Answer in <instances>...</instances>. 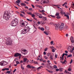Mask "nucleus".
<instances>
[{"label": "nucleus", "instance_id": "f257e3e1", "mask_svg": "<svg viewBox=\"0 0 74 74\" xmlns=\"http://www.w3.org/2000/svg\"><path fill=\"white\" fill-rule=\"evenodd\" d=\"M50 25H52L53 24L54 26L56 27V29L58 30L59 28V30L60 31H62L64 29V24L63 23H62L60 27V24H57L55 23L53 24V22H50L49 23Z\"/></svg>", "mask_w": 74, "mask_h": 74}, {"label": "nucleus", "instance_id": "f03ea898", "mask_svg": "<svg viewBox=\"0 0 74 74\" xmlns=\"http://www.w3.org/2000/svg\"><path fill=\"white\" fill-rule=\"evenodd\" d=\"M4 13V14L3 15V18L7 21H8V18H10L11 16L9 15V13H8V11L5 12Z\"/></svg>", "mask_w": 74, "mask_h": 74}, {"label": "nucleus", "instance_id": "7ed1b4c3", "mask_svg": "<svg viewBox=\"0 0 74 74\" xmlns=\"http://www.w3.org/2000/svg\"><path fill=\"white\" fill-rule=\"evenodd\" d=\"M18 20L17 19H15L12 21L11 23V25L12 26H16L18 25Z\"/></svg>", "mask_w": 74, "mask_h": 74}, {"label": "nucleus", "instance_id": "20e7f679", "mask_svg": "<svg viewBox=\"0 0 74 74\" xmlns=\"http://www.w3.org/2000/svg\"><path fill=\"white\" fill-rule=\"evenodd\" d=\"M13 40L11 38H10L6 42V45H11L12 44V42H13Z\"/></svg>", "mask_w": 74, "mask_h": 74}, {"label": "nucleus", "instance_id": "39448f33", "mask_svg": "<svg viewBox=\"0 0 74 74\" xmlns=\"http://www.w3.org/2000/svg\"><path fill=\"white\" fill-rule=\"evenodd\" d=\"M21 56V54L18 53H15L14 55V56L15 57H17L18 56Z\"/></svg>", "mask_w": 74, "mask_h": 74}, {"label": "nucleus", "instance_id": "423d86ee", "mask_svg": "<svg viewBox=\"0 0 74 74\" xmlns=\"http://www.w3.org/2000/svg\"><path fill=\"white\" fill-rule=\"evenodd\" d=\"M23 30H24L27 32H29V30H30V28H29V27H28L27 29H23Z\"/></svg>", "mask_w": 74, "mask_h": 74}, {"label": "nucleus", "instance_id": "0eeeda50", "mask_svg": "<svg viewBox=\"0 0 74 74\" xmlns=\"http://www.w3.org/2000/svg\"><path fill=\"white\" fill-rule=\"evenodd\" d=\"M22 51H23V54L25 55H26L27 53V50H26V49H24L23 50H22Z\"/></svg>", "mask_w": 74, "mask_h": 74}, {"label": "nucleus", "instance_id": "6e6552de", "mask_svg": "<svg viewBox=\"0 0 74 74\" xmlns=\"http://www.w3.org/2000/svg\"><path fill=\"white\" fill-rule=\"evenodd\" d=\"M49 0H43V3H49Z\"/></svg>", "mask_w": 74, "mask_h": 74}, {"label": "nucleus", "instance_id": "1a4fd4ad", "mask_svg": "<svg viewBox=\"0 0 74 74\" xmlns=\"http://www.w3.org/2000/svg\"><path fill=\"white\" fill-rule=\"evenodd\" d=\"M21 32H22V34H24L27 33L28 32H27L26 31H24V30H22L21 31Z\"/></svg>", "mask_w": 74, "mask_h": 74}, {"label": "nucleus", "instance_id": "9d476101", "mask_svg": "<svg viewBox=\"0 0 74 74\" xmlns=\"http://www.w3.org/2000/svg\"><path fill=\"white\" fill-rule=\"evenodd\" d=\"M40 24L42 25H45V23L44 21H42L40 22Z\"/></svg>", "mask_w": 74, "mask_h": 74}, {"label": "nucleus", "instance_id": "9b49d317", "mask_svg": "<svg viewBox=\"0 0 74 74\" xmlns=\"http://www.w3.org/2000/svg\"><path fill=\"white\" fill-rule=\"evenodd\" d=\"M59 69L60 72H62V71L63 68H59Z\"/></svg>", "mask_w": 74, "mask_h": 74}, {"label": "nucleus", "instance_id": "f8f14e48", "mask_svg": "<svg viewBox=\"0 0 74 74\" xmlns=\"http://www.w3.org/2000/svg\"><path fill=\"white\" fill-rule=\"evenodd\" d=\"M26 67H27L28 68L31 69V66L29 65H27V66H26Z\"/></svg>", "mask_w": 74, "mask_h": 74}, {"label": "nucleus", "instance_id": "ddd939ff", "mask_svg": "<svg viewBox=\"0 0 74 74\" xmlns=\"http://www.w3.org/2000/svg\"><path fill=\"white\" fill-rule=\"evenodd\" d=\"M54 60V58H53L52 56H50V60Z\"/></svg>", "mask_w": 74, "mask_h": 74}, {"label": "nucleus", "instance_id": "4468645a", "mask_svg": "<svg viewBox=\"0 0 74 74\" xmlns=\"http://www.w3.org/2000/svg\"><path fill=\"white\" fill-rule=\"evenodd\" d=\"M20 2H21V1L20 0H17V1H16V3H17L18 4H19Z\"/></svg>", "mask_w": 74, "mask_h": 74}, {"label": "nucleus", "instance_id": "2eb2a0df", "mask_svg": "<svg viewBox=\"0 0 74 74\" xmlns=\"http://www.w3.org/2000/svg\"><path fill=\"white\" fill-rule=\"evenodd\" d=\"M40 59H42V58H41L40 57V55H39L38 56V59H37V60H39Z\"/></svg>", "mask_w": 74, "mask_h": 74}, {"label": "nucleus", "instance_id": "dca6fc26", "mask_svg": "<svg viewBox=\"0 0 74 74\" xmlns=\"http://www.w3.org/2000/svg\"><path fill=\"white\" fill-rule=\"evenodd\" d=\"M43 20L45 21H46L47 20V17H43Z\"/></svg>", "mask_w": 74, "mask_h": 74}, {"label": "nucleus", "instance_id": "f3484780", "mask_svg": "<svg viewBox=\"0 0 74 74\" xmlns=\"http://www.w3.org/2000/svg\"><path fill=\"white\" fill-rule=\"evenodd\" d=\"M27 59L26 58H24L23 59V62H25L27 60Z\"/></svg>", "mask_w": 74, "mask_h": 74}, {"label": "nucleus", "instance_id": "a211bd4d", "mask_svg": "<svg viewBox=\"0 0 74 74\" xmlns=\"http://www.w3.org/2000/svg\"><path fill=\"white\" fill-rule=\"evenodd\" d=\"M3 64H3V62H1L0 63V65H1V66H3Z\"/></svg>", "mask_w": 74, "mask_h": 74}, {"label": "nucleus", "instance_id": "6ab92c4d", "mask_svg": "<svg viewBox=\"0 0 74 74\" xmlns=\"http://www.w3.org/2000/svg\"><path fill=\"white\" fill-rule=\"evenodd\" d=\"M39 16V18H43V16H42V14H40L39 16Z\"/></svg>", "mask_w": 74, "mask_h": 74}, {"label": "nucleus", "instance_id": "aec40b11", "mask_svg": "<svg viewBox=\"0 0 74 74\" xmlns=\"http://www.w3.org/2000/svg\"><path fill=\"white\" fill-rule=\"evenodd\" d=\"M21 68L22 70L24 69V68L23 66V64H21Z\"/></svg>", "mask_w": 74, "mask_h": 74}, {"label": "nucleus", "instance_id": "412c9836", "mask_svg": "<svg viewBox=\"0 0 74 74\" xmlns=\"http://www.w3.org/2000/svg\"><path fill=\"white\" fill-rule=\"evenodd\" d=\"M59 15H60V13H59L57 12V13H56L55 15L56 16H59Z\"/></svg>", "mask_w": 74, "mask_h": 74}, {"label": "nucleus", "instance_id": "4be33fe9", "mask_svg": "<svg viewBox=\"0 0 74 74\" xmlns=\"http://www.w3.org/2000/svg\"><path fill=\"white\" fill-rule=\"evenodd\" d=\"M3 64H4V65H6L7 64V62H4V61H3Z\"/></svg>", "mask_w": 74, "mask_h": 74}, {"label": "nucleus", "instance_id": "5701e85b", "mask_svg": "<svg viewBox=\"0 0 74 74\" xmlns=\"http://www.w3.org/2000/svg\"><path fill=\"white\" fill-rule=\"evenodd\" d=\"M64 16L66 17V18L68 19H69V16H68V15L67 14H65L64 15Z\"/></svg>", "mask_w": 74, "mask_h": 74}, {"label": "nucleus", "instance_id": "b1692460", "mask_svg": "<svg viewBox=\"0 0 74 74\" xmlns=\"http://www.w3.org/2000/svg\"><path fill=\"white\" fill-rule=\"evenodd\" d=\"M21 5L23 6H26V5L25 4V3H23L21 4Z\"/></svg>", "mask_w": 74, "mask_h": 74}, {"label": "nucleus", "instance_id": "393cba45", "mask_svg": "<svg viewBox=\"0 0 74 74\" xmlns=\"http://www.w3.org/2000/svg\"><path fill=\"white\" fill-rule=\"evenodd\" d=\"M44 33L46 35H49V33H47L46 32H44Z\"/></svg>", "mask_w": 74, "mask_h": 74}, {"label": "nucleus", "instance_id": "a878e982", "mask_svg": "<svg viewBox=\"0 0 74 74\" xmlns=\"http://www.w3.org/2000/svg\"><path fill=\"white\" fill-rule=\"evenodd\" d=\"M28 23L27 22H25L24 23L25 26H26L27 25Z\"/></svg>", "mask_w": 74, "mask_h": 74}, {"label": "nucleus", "instance_id": "bb28decb", "mask_svg": "<svg viewBox=\"0 0 74 74\" xmlns=\"http://www.w3.org/2000/svg\"><path fill=\"white\" fill-rule=\"evenodd\" d=\"M36 14L37 16H39V15H40V14H40L39 13H36Z\"/></svg>", "mask_w": 74, "mask_h": 74}, {"label": "nucleus", "instance_id": "cd10ccee", "mask_svg": "<svg viewBox=\"0 0 74 74\" xmlns=\"http://www.w3.org/2000/svg\"><path fill=\"white\" fill-rule=\"evenodd\" d=\"M33 63H34V64H38V63L37 61H35L34 62H33Z\"/></svg>", "mask_w": 74, "mask_h": 74}, {"label": "nucleus", "instance_id": "c85d7f7f", "mask_svg": "<svg viewBox=\"0 0 74 74\" xmlns=\"http://www.w3.org/2000/svg\"><path fill=\"white\" fill-rule=\"evenodd\" d=\"M31 15V16L32 17H34L35 16V15L34 14H32V15Z\"/></svg>", "mask_w": 74, "mask_h": 74}, {"label": "nucleus", "instance_id": "c756f323", "mask_svg": "<svg viewBox=\"0 0 74 74\" xmlns=\"http://www.w3.org/2000/svg\"><path fill=\"white\" fill-rule=\"evenodd\" d=\"M50 48H51V49H55V48H54V47L52 46L51 47H50Z\"/></svg>", "mask_w": 74, "mask_h": 74}, {"label": "nucleus", "instance_id": "7c9ffc66", "mask_svg": "<svg viewBox=\"0 0 74 74\" xmlns=\"http://www.w3.org/2000/svg\"><path fill=\"white\" fill-rule=\"evenodd\" d=\"M64 73H69V72L66 71V70L65 71V72H64Z\"/></svg>", "mask_w": 74, "mask_h": 74}, {"label": "nucleus", "instance_id": "2f4dec72", "mask_svg": "<svg viewBox=\"0 0 74 74\" xmlns=\"http://www.w3.org/2000/svg\"><path fill=\"white\" fill-rule=\"evenodd\" d=\"M72 56V54H69L67 56L68 57H71Z\"/></svg>", "mask_w": 74, "mask_h": 74}, {"label": "nucleus", "instance_id": "473e14b6", "mask_svg": "<svg viewBox=\"0 0 74 74\" xmlns=\"http://www.w3.org/2000/svg\"><path fill=\"white\" fill-rule=\"evenodd\" d=\"M41 29V30L43 31L44 30H45V29L43 27L41 28V29Z\"/></svg>", "mask_w": 74, "mask_h": 74}, {"label": "nucleus", "instance_id": "72a5a7b5", "mask_svg": "<svg viewBox=\"0 0 74 74\" xmlns=\"http://www.w3.org/2000/svg\"><path fill=\"white\" fill-rule=\"evenodd\" d=\"M11 73V71H8L6 72V73L9 74Z\"/></svg>", "mask_w": 74, "mask_h": 74}, {"label": "nucleus", "instance_id": "f704fd0d", "mask_svg": "<svg viewBox=\"0 0 74 74\" xmlns=\"http://www.w3.org/2000/svg\"><path fill=\"white\" fill-rule=\"evenodd\" d=\"M44 58H45V59L48 60L47 59H48V58L47 57H46V56H44Z\"/></svg>", "mask_w": 74, "mask_h": 74}, {"label": "nucleus", "instance_id": "c9c22d12", "mask_svg": "<svg viewBox=\"0 0 74 74\" xmlns=\"http://www.w3.org/2000/svg\"><path fill=\"white\" fill-rule=\"evenodd\" d=\"M47 71L49 72V73H53V71Z\"/></svg>", "mask_w": 74, "mask_h": 74}, {"label": "nucleus", "instance_id": "e433bc0d", "mask_svg": "<svg viewBox=\"0 0 74 74\" xmlns=\"http://www.w3.org/2000/svg\"><path fill=\"white\" fill-rule=\"evenodd\" d=\"M54 69H57V66L56 65H54Z\"/></svg>", "mask_w": 74, "mask_h": 74}, {"label": "nucleus", "instance_id": "4c0bfd02", "mask_svg": "<svg viewBox=\"0 0 74 74\" xmlns=\"http://www.w3.org/2000/svg\"><path fill=\"white\" fill-rule=\"evenodd\" d=\"M53 41H52L51 42H50V44H51V45H52L53 44Z\"/></svg>", "mask_w": 74, "mask_h": 74}, {"label": "nucleus", "instance_id": "58836bf2", "mask_svg": "<svg viewBox=\"0 0 74 74\" xmlns=\"http://www.w3.org/2000/svg\"><path fill=\"white\" fill-rule=\"evenodd\" d=\"M27 14H29L30 15L32 14V13H31V12H28V13H27Z\"/></svg>", "mask_w": 74, "mask_h": 74}, {"label": "nucleus", "instance_id": "ea45409f", "mask_svg": "<svg viewBox=\"0 0 74 74\" xmlns=\"http://www.w3.org/2000/svg\"><path fill=\"white\" fill-rule=\"evenodd\" d=\"M74 51V48H72V50H71L70 51L71 53H72L73 51Z\"/></svg>", "mask_w": 74, "mask_h": 74}, {"label": "nucleus", "instance_id": "a19ab883", "mask_svg": "<svg viewBox=\"0 0 74 74\" xmlns=\"http://www.w3.org/2000/svg\"><path fill=\"white\" fill-rule=\"evenodd\" d=\"M27 20L28 21H30L31 22L32 21V20H29V19H28V18H27Z\"/></svg>", "mask_w": 74, "mask_h": 74}, {"label": "nucleus", "instance_id": "79ce46f5", "mask_svg": "<svg viewBox=\"0 0 74 74\" xmlns=\"http://www.w3.org/2000/svg\"><path fill=\"white\" fill-rule=\"evenodd\" d=\"M56 18L57 19H60V17L59 16H57Z\"/></svg>", "mask_w": 74, "mask_h": 74}, {"label": "nucleus", "instance_id": "37998d69", "mask_svg": "<svg viewBox=\"0 0 74 74\" xmlns=\"http://www.w3.org/2000/svg\"><path fill=\"white\" fill-rule=\"evenodd\" d=\"M71 71V69L70 68H69L68 69V71Z\"/></svg>", "mask_w": 74, "mask_h": 74}, {"label": "nucleus", "instance_id": "c03bdc74", "mask_svg": "<svg viewBox=\"0 0 74 74\" xmlns=\"http://www.w3.org/2000/svg\"><path fill=\"white\" fill-rule=\"evenodd\" d=\"M16 63L17 64H20V62H18V61H16Z\"/></svg>", "mask_w": 74, "mask_h": 74}, {"label": "nucleus", "instance_id": "a18cd8bd", "mask_svg": "<svg viewBox=\"0 0 74 74\" xmlns=\"http://www.w3.org/2000/svg\"><path fill=\"white\" fill-rule=\"evenodd\" d=\"M72 62H73V60L71 59V62H70L69 63V64H71V63H72Z\"/></svg>", "mask_w": 74, "mask_h": 74}, {"label": "nucleus", "instance_id": "49530a36", "mask_svg": "<svg viewBox=\"0 0 74 74\" xmlns=\"http://www.w3.org/2000/svg\"><path fill=\"white\" fill-rule=\"evenodd\" d=\"M34 28L35 29V32H36V31L37 29H36V28L35 27V26L34 25Z\"/></svg>", "mask_w": 74, "mask_h": 74}, {"label": "nucleus", "instance_id": "de8ad7c7", "mask_svg": "<svg viewBox=\"0 0 74 74\" xmlns=\"http://www.w3.org/2000/svg\"><path fill=\"white\" fill-rule=\"evenodd\" d=\"M38 8H40L41 9H43V7H42V6H40V7H39Z\"/></svg>", "mask_w": 74, "mask_h": 74}, {"label": "nucleus", "instance_id": "09e8293b", "mask_svg": "<svg viewBox=\"0 0 74 74\" xmlns=\"http://www.w3.org/2000/svg\"><path fill=\"white\" fill-rule=\"evenodd\" d=\"M56 71H59V69H56Z\"/></svg>", "mask_w": 74, "mask_h": 74}, {"label": "nucleus", "instance_id": "8fccbe9b", "mask_svg": "<svg viewBox=\"0 0 74 74\" xmlns=\"http://www.w3.org/2000/svg\"><path fill=\"white\" fill-rule=\"evenodd\" d=\"M5 69L7 71L9 70V68H5Z\"/></svg>", "mask_w": 74, "mask_h": 74}, {"label": "nucleus", "instance_id": "3c124183", "mask_svg": "<svg viewBox=\"0 0 74 74\" xmlns=\"http://www.w3.org/2000/svg\"><path fill=\"white\" fill-rule=\"evenodd\" d=\"M23 22V20H21L20 21V23H22Z\"/></svg>", "mask_w": 74, "mask_h": 74}, {"label": "nucleus", "instance_id": "603ef678", "mask_svg": "<svg viewBox=\"0 0 74 74\" xmlns=\"http://www.w3.org/2000/svg\"><path fill=\"white\" fill-rule=\"evenodd\" d=\"M36 7H39L40 6H40V5H36Z\"/></svg>", "mask_w": 74, "mask_h": 74}, {"label": "nucleus", "instance_id": "864d4df0", "mask_svg": "<svg viewBox=\"0 0 74 74\" xmlns=\"http://www.w3.org/2000/svg\"><path fill=\"white\" fill-rule=\"evenodd\" d=\"M31 5H32V8H35L34 6L33 5H32V4Z\"/></svg>", "mask_w": 74, "mask_h": 74}, {"label": "nucleus", "instance_id": "5fc2aeb1", "mask_svg": "<svg viewBox=\"0 0 74 74\" xmlns=\"http://www.w3.org/2000/svg\"><path fill=\"white\" fill-rule=\"evenodd\" d=\"M63 54H64L66 56H68V54L66 53H63Z\"/></svg>", "mask_w": 74, "mask_h": 74}, {"label": "nucleus", "instance_id": "6e6d98bb", "mask_svg": "<svg viewBox=\"0 0 74 74\" xmlns=\"http://www.w3.org/2000/svg\"><path fill=\"white\" fill-rule=\"evenodd\" d=\"M71 42L74 43V40H71Z\"/></svg>", "mask_w": 74, "mask_h": 74}, {"label": "nucleus", "instance_id": "4d7b16f0", "mask_svg": "<svg viewBox=\"0 0 74 74\" xmlns=\"http://www.w3.org/2000/svg\"><path fill=\"white\" fill-rule=\"evenodd\" d=\"M16 71V69H14L13 71V72L14 73H15V71Z\"/></svg>", "mask_w": 74, "mask_h": 74}, {"label": "nucleus", "instance_id": "13d9d810", "mask_svg": "<svg viewBox=\"0 0 74 74\" xmlns=\"http://www.w3.org/2000/svg\"><path fill=\"white\" fill-rule=\"evenodd\" d=\"M52 52H55V50H54V49H52Z\"/></svg>", "mask_w": 74, "mask_h": 74}, {"label": "nucleus", "instance_id": "bf43d9fd", "mask_svg": "<svg viewBox=\"0 0 74 74\" xmlns=\"http://www.w3.org/2000/svg\"><path fill=\"white\" fill-rule=\"evenodd\" d=\"M47 50H48V48H46L45 49V51H46Z\"/></svg>", "mask_w": 74, "mask_h": 74}, {"label": "nucleus", "instance_id": "052dcab7", "mask_svg": "<svg viewBox=\"0 0 74 74\" xmlns=\"http://www.w3.org/2000/svg\"><path fill=\"white\" fill-rule=\"evenodd\" d=\"M47 56H50V53H48L47 54Z\"/></svg>", "mask_w": 74, "mask_h": 74}, {"label": "nucleus", "instance_id": "680f3d73", "mask_svg": "<svg viewBox=\"0 0 74 74\" xmlns=\"http://www.w3.org/2000/svg\"><path fill=\"white\" fill-rule=\"evenodd\" d=\"M57 56H58V55H57L55 54V58H57Z\"/></svg>", "mask_w": 74, "mask_h": 74}, {"label": "nucleus", "instance_id": "e2e57ef3", "mask_svg": "<svg viewBox=\"0 0 74 74\" xmlns=\"http://www.w3.org/2000/svg\"><path fill=\"white\" fill-rule=\"evenodd\" d=\"M37 24L38 25H40V22L39 21H38V23H37Z\"/></svg>", "mask_w": 74, "mask_h": 74}, {"label": "nucleus", "instance_id": "0e129e2a", "mask_svg": "<svg viewBox=\"0 0 74 74\" xmlns=\"http://www.w3.org/2000/svg\"><path fill=\"white\" fill-rule=\"evenodd\" d=\"M31 68L32 69H35L34 67L33 66H31Z\"/></svg>", "mask_w": 74, "mask_h": 74}, {"label": "nucleus", "instance_id": "69168bd1", "mask_svg": "<svg viewBox=\"0 0 74 74\" xmlns=\"http://www.w3.org/2000/svg\"><path fill=\"white\" fill-rule=\"evenodd\" d=\"M21 25H22L25 26V23H21Z\"/></svg>", "mask_w": 74, "mask_h": 74}, {"label": "nucleus", "instance_id": "338daca9", "mask_svg": "<svg viewBox=\"0 0 74 74\" xmlns=\"http://www.w3.org/2000/svg\"><path fill=\"white\" fill-rule=\"evenodd\" d=\"M65 28H66V30L68 28L66 26V27H65Z\"/></svg>", "mask_w": 74, "mask_h": 74}, {"label": "nucleus", "instance_id": "774afa93", "mask_svg": "<svg viewBox=\"0 0 74 74\" xmlns=\"http://www.w3.org/2000/svg\"><path fill=\"white\" fill-rule=\"evenodd\" d=\"M46 52L45 51H44V55H46Z\"/></svg>", "mask_w": 74, "mask_h": 74}]
</instances>
